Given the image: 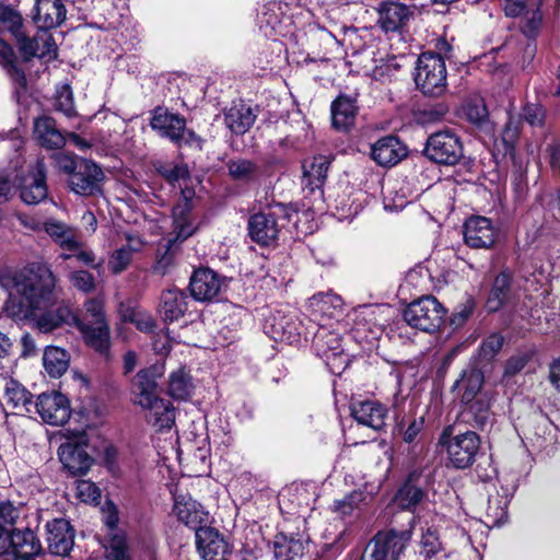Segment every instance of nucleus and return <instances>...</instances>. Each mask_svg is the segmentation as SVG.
I'll return each instance as SVG.
<instances>
[{"mask_svg": "<svg viewBox=\"0 0 560 560\" xmlns=\"http://www.w3.org/2000/svg\"><path fill=\"white\" fill-rule=\"evenodd\" d=\"M503 346V338L500 335L489 336L481 345V352L486 358L494 357Z\"/></svg>", "mask_w": 560, "mask_h": 560, "instance_id": "62", "label": "nucleus"}, {"mask_svg": "<svg viewBox=\"0 0 560 560\" xmlns=\"http://www.w3.org/2000/svg\"><path fill=\"white\" fill-rule=\"evenodd\" d=\"M406 154L405 145L394 136H387L377 140L371 149L372 159L381 166H393Z\"/></svg>", "mask_w": 560, "mask_h": 560, "instance_id": "28", "label": "nucleus"}, {"mask_svg": "<svg viewBox=\"0 0 560 560\" xmlns=\"http://www.w3.org/2000/svg\"><path fill=\"white\" fill-rule=\"evenodd\" d=\"M410 540V533H378L366 546L362 560H397Z\"/></svg>", "mask_w": 560, "mask_h": 560, "instance_id": "9", "label": "nucleus"}, {"mask_svg": "<svg viewBox=\"0 0 560 560\" xmlns=\"http://www.w3.org/2000/svg\"><path fill=\"white\" fill-rule=\"evenodd\" d=\"M196 546L199 556L203 560H229L231 549L217 529L203 526L196 532Z\"/></svg>", "mask_w": 560, "mask_h": 560, "instance_id": "13", "label": "nucleus"}, {"mask_svg": "<svg viewBox=\"0 0 560 560\" xmlns=\"http://www.w3.org/2000/svg\"><path fill=\"white\" fill-rule=\"evenodd\" d=\"M20 52L28 60L33 57L52 59L56 57L57 46L54 37L47 32L38 33L33 38L25 34L18 40Z\"/></svg>", "mask_w": 560, "mask_h": 560, "instance_id": "26", "label": "nucleus"}, {"mask_svg": "<svg viewBox=\"0 0 560 560\" xmlns=\"http://www.w3.org/2000/svg\"><path fill=\"white\" fill-rule=\"evenodd\" d=\"M58 434L66 439L58 448L59 460L71 475H85L93 464V458L86 453L88 444L85 429L62 425Z\"/></svg>", "mask_w": 560, "mask_h": 560, "instance_id": "3", "label": "nucleus"}, {"mask_svg": "<svg viewBox=\"0 0 560 560\" xmlns=\"http://www.w3.org/2000/svg\"><path fill=\"white\" fill-rule=\"evenodd\" d=\"M424 153L435 163L455 165L463 156V145L456 133L439 131L428 138Z\"/></svg>", "mask_w": 560, "mask_h": 560, "instance_id": "8", "label": "nucleus"}, {"mask_svg": "<svg viewBox=\"0 0 560 560\" xmlns=\"http://www.w3.org/2000/svg\"><path fill=\"white\" fill-rule=\"evenodd\" d=\"M34 137L46 149H60L66 143V137L57 128L55 119L48 116L35 119Z\"/></svg>", "mask_w": 560, "mask_h": 560, "instance_id": "31", "label": "nucleus"}, {"mask_svg": "<svg viewBox=\"0 0 560 560\" xmlns=\"http://www.w3.org/2000/svg\"><path fill=\"white\" fill-rule=\"evenodd\" d=\"M517 485L514 480L506 487H502V498H490L488 504V516L493 518L495 525H500L506 518V509L510 499L513 497Z\"/></svg>", "mask_w": 560, "mask_h": 560, "instance_id": "44", "label": "nucleus"}, {"mask_svg": "<svg viewBox=\"0 0 560 560\" xmlns=\"http://www.w3.org/2000/svg\"><path fill=\"white\" fill-rule=\"evenodd\" d=\"M229 174L234 180L250 182L258 177V166L246 159L230 160L226 164Z\"/></svg>", "mask_w": 560, "mask_h": 560, "instance_id": "46", "label": "nucleus"}, {"mask_svg": "<svg viewBox=\"0 0 560 560\" xmlns=\"http://www.w3.org/2000/svg\"><path fill=\"white\" fill-rule=\"evenodd\" d=\"M0 22L15 37L16 42L24 35L22 15L11 7H0Z\"/></svg>", "mask_w": 560, "mask_h": 560, "instance_id": "47", "label": "nucleus"}, {"mask_svg": "<svg viewBox=\"0 0 560 560\" xmlns=\"http://www.w3.org/2000/svg\"><path fill=\"white\" fill-rule=\"evenodd\" d=\"M33 407L43 420H69L71 416L70 401L59 392L40 394Z\"/></svg>", "mask_w": 560, "mask_h": 560, "instance_id": "20", "label": "nucleus"}, {"mask_svg": "<svg viewBox=\"0 0 560 560\" xmlns=\"http://www.w3.org/2000/svg\"><path fill=\"white\" fill-rule=\"evenodd\" d=\"M77 497L85 503H97L101 498V491L90 480H78L77 481Z\"/></svg>", "mask_w": 560, "mask_h": 560, "instance_id": "53", "label": "nucleus"}, {"mask_svg": "<svg viewBox=\"0 0 560 560\" xmlns=\"http://www.w3.org/2000/svg\"><path fill=\"white\" fill-rule=\"evenodd\" d=\"M55 108L68 118L77 116V110L73 103V94L69 85H62L60 89H58L56 94Z\"/></svg>", "mask_w": 560, "mask_h": 560, "instance_id": "48", "label": "nucleus"}, {"mask_svg": "<svg viewBox=\"0 0 560 560\" xmlns=\"http://www.w3.org/2000/svg\"><path fill=\"white\" fill-rule=\"evenodd\" d=\"M103 179L104 173L96 163L81 159L78 170L70 176V186L75 194L91 196L101 190Z\"/></svg>", "mask_w": 560, "mask_h": 560, "instance_id": "15", "label": "nucleus"}, {"mask_svg": "<svg viewBox=\"0 0 560 560\" xmlns=\"http://www.w3.org/2000/svg\"><path fill=\"white\" fill-rule=\"evenodd\" d=\"M330 165V159L326 155L314 156L311 161L303 164V175L305 185L312 190L320 188L327 177Z\"/></svg>", "mask_w": 560, "mask_h": 560, "instance_id": "39", "label": "nucleus"}, {"mask_svg": "<svg viewBox=\"0 0 560 560\" xmlns=\"http://www.w3.org/2000/svg\"><path fill=\"white\" fill-rule=\"evenodd\" d=\"M160 376L154 366L140 370L132 380L131 394L135 404L153 409L156 415L164 417V420H174L175 412L172 404L156 397V378Z\"/></svg>", "mask_w": 560, "mask_h": 560, "instance_id": "4", "label": "nucleus"}, {"mask_svg": "<svg viewBox=\"0 0 560 560\" xmlns=\"http://www.w3.org/2000/svg\"><path fill=\"white\" fill-rule=\"evenodd\" d=\"M82 334L88 346L93 348L101 354L108 355L109 351V326L107 322H98V324L85 323L83 319L77 318L74 325Z\"/></svg>", "mask_w": 560, "mask_h": 560, "instance_id": "29", "label": "nucleus"}, {"mask_svg": "<svg viewBox=\"0 0 560 560\" xmlns=\"http://www.w3.org/2000/svg\"><path fill=\"white\" fill-rule=\"evenodd\" d=\"M446 311L433 295L421 296L404 310L402 318L412 328L424 331H436L444 322Z\"/></svg>", "mask_w": 560, "mask_h": 560, "instance_id": "5", "label": "nucleus"}, {"mask_svg": "<svg viewBox=\"0 0 560 560\" xmlns=\"http://www.w3.org/2000/svg\"><path fill=\"white\" fill-rule=\"evenodd\" d=\"M43 230L57 243L63 250H74L79 246V238L75 231L69 225L57 220H47L43 223Z\"/></svg>", "mask_w": 560, "mask_h": 560, "instance_id": "36", "label": "nucleus"}, {"mask_svg": "<svg viewBox=\"0 0 560 560\" xmlns=\"http://www.w3.org/2000/svg\"><path fill=\"white\" fill-rule=\"evenodd\" d=\"M366 500V495L362 491H352L345 499L334 503L335 511L341 515H350L360 504Z\"/></svg>", "mask_w": 560, "mask_h": 560, "instance_id": "51", "label": "nucleus"}, {"mask_svg": "<svg viewBox=\"0 0 560 560\" xmlns=\"http://www.w3.org/2000/svg\"><path fill=\"white\" fill-rule=\"evenodd\" d=\"M47 195L46 166L43 159H37L22 180L20 197L26 205H38L47 198Z\"/></svg>", "mask_w": 560, "mask_h": 560, "instance_id": "16", "label": "nucleus"}, {"mask_svg": "<svg viewBox=\"0 0 560 560\" xmlns=\"http://www.w3.org/2000/svg\"><path fill=\"white\" fill-rule=\"evenodd\" d=\"M271 547L277 560H293L303 555L305 544L301 538L279 533L275 536Z\"/></svg>", "mask_w": 560, "mask_h": 560, "instance_id": "37", "label": "nucleus"}, {"mask_svg": "<svg viewBox=\"0 0 560 560\" xmlns=\"http://www.w3.org/2000/svg\"><path fill=\"white\" fill-rule=\"evenodd\" d=\"M411 15L410 9L398 2H385L378 10V24L385 32L400 30Z\"/></svg>", "mask_w": 560, "mask_h": 560, "instance_id": "30", "label": "nucleus"}, {"mask_svg": "<svg viewBox=\"0 0 560 560\" xmlns=\"http://www.w3.org/2000/svg\"><path fill=\"white\" fill-rule=\"evenodd\" d=\"M18 517L19 511L12 503H0V521L3 522V524L12 525Z\"/></svg>", "mask_w": 560, "mask_h": 560, "instance_id": "64", "label": "nucleus"}, {"mask_svg": "<svg viewBox=\"0 0 560 560\" xmlns=\"http://www.w3.org/2000/svg\"><path fill=\"white\" fill-rule=\"evenodd\" d=\"M465 117L475 125H481L487 116V107L482 100H470L464 105Z\"/></svg>", "mask_w": 560, "mask_h": 560, "instance_id": "50", "label": "nucleus"}, {"mask_svg": "<svg viewBox=\"0 0 560 560\" xmlns=\"http://www.w3.org/2000/svg\"><path fill=\"white\" fill-rule=\"evenodd\" d=\"M221 278L210 269H198L190 278L191 296L201 302L214 300L222 289Z\"/></svg>", "mask_w": 560, "mask_h": 560, "instance_id": "21", "label": "nucleus"}, {"mask_svg": "<svg viewBox=\"0 0 560 560\" xmlns=\"http://www.w3.org/2000/svg\"><path fill=\"white\" fill-rule=\"evenodd\" d=\"M295 211L282 203L269 207L265 211L253 214L248 220L250 238L259 245L268 246L275 243L279 232L291 221Z\"/></svg>", "mask_w": 560, "mask_h": 560, "instance_id": "2", "label": "nucleus"}, {"mask_svg": "<svg viewBox=\"0 0 560 560\" xmlns=\"http://www.w3.org/2000/svg\"><path fill=\"white\" fill-rule=\"evenodd\" d=\"M161 174L170 183H175L180 179H185L189 175L187 166L183 164L175 165L171 168H165L161 171Z\"/></svg>", "mask_w": 560, "mask_h": 560, "instance_id": "63", "label": "nucleus"}, {"mask_svg": "<svg viewBox=\"0 0 560 560\" xmlns=\"http://www.w3.org/2000/svg\"><path fill=\"white\" fill-rule=\"evenodd\" d=\"M0 57L4 63L9 67V72L15 77L16 81L24 83V73L14 63V51L13 49L0 39Z\"/></svg>", "mask_w": 560, "mask_h": 560, "instance_id": "54", "label": "nucleus"}, {"mask_svg": "<svg viewBox=\"0 0 560 560\" xmlns=\"http://www.w3.org/2000/svg\"><path fill=\"white\" fill-rule=\"evenodd\" d=\"M415 82L429 96H441L446 91V66L444 59L434 52H423L417 61Z\"/></svg>", "mask_w": 560, "mask_h": 560, "instance_id": "6", "label": "nucleus"}, {"mask_svg": "<svg viewBox=\"0 0 560 560\" xmlns=\"http://www.w3.org/2000/svg\"><path fill=\"white\" fill-rule=\"evenodd\" d=\"M54 160L60 171L71 176L79 167V161H77L73 155L67 153H56L54 154Z\"/></svg>", "mask_w": 560, "mask_h": 560, "instance_id": "61", "label": "nucleus"}, {"mask_svg": "<svg viewBox=\"0 0 560 560\" xmlns=\"http://www.w3.org/2000/svg\"><path fill=\"white\" fill-rule=\"evenodd\" d=\"M78 315L62 302L35 317L36 327L40 332L48 334L62 325H75Z\"/></svg>", "mask_w": 560, "mask_h": 560, "instance_id": "27", "label": "nucleus"}, {"mask_svg": "<svg viewBox=\"0 0 560 560\" xmlns=\"http://www.w3.org/2000/svg\"><path fill=\"white\" fill-rule=\"evenodd\" d=\"M497 237V228L486 217H471L464 224V240L471 248H491Z\"/></svg>", "mask_w": 560, "mask_h": 560, "instance_id": "14", "label": "nucleus"}, {"mask_svg": "<svg viewBox=\"0 0 560 560\" xmlns=\"http://www.w3.org/2000/svg\"><path fill=\"white\" fill-rule=\"evenodd\" d=\"M541 3L542 0H501L506 16L522 19L521 30L528 37L535 36L541 24Z\"/></svg>", "mask_w": 560, "mask_h": 560, "instance_id": "11", "label": "nucleus"}, {"mask_svg": "<svg viewBox=\"0 0 560 560\" xmlns=\"http://www.w3.org/2000/svg\"><path fill=\"white\" fill-rule=\"evenodd\" d=\"M47 542L51 553L66 556L74 544V534L70 523L63 518H56L48 522Z\"/></svg>", "mask_w": 560, "mask_h": 560, "instance_id": "22", "label": "nucleus"}, {"mask_svg": "<svg viewBox=\"0 0 560 560\" xmlns=\"http://www.w3.org/2000/svg\"><path fill=\"white\" fill-rule=\"evenodd\" d=\"M117 523L118 516L115 512H110L105 518V525L110 532L108 545L105 547L106 558L108 560H129L125 536L114 533Z\"/></svg>", "mask_w": 560, "mask_h": 560, "instance_id": "38", "label": "nucleus"}, {"mask_svg": "<svg viewBox=\"0 0 560 560\" xmlns=\"http://www.w3.org/2000/svg\"><path fill=\"white\" fill-rule=\"evenodd\" d=\"M256 115L250 106L240 102L234 103L224 113L225 126L235 135H244L255 122Z\"/></svg>", "mask_w": 560, "mask_h": 560, "instance_id": "33", "label": "nucleus"}, {"mask_svg": "<svg viewBox=\"0 0 560 560\" xmlns=\"http://www.w3.org/2000/svg\"><path fill=\"white\" fill-rule=\"evenodd\" d=\"M483 384V374L480 370L471 368L465 370L453 386V390L460 397L462 402H471L480 392Z\"/></svg>", "mask_w": 560, "mask_h": 560, "instance_id": "34", "label": "nucleus"}, {"mask_svg": "<svg viewBox=\"0 0 560 560\" xmlns=\"http://www.w3.org/2000/svg\"><path fill=\"white\" fill-rule=\"evenodd\" d=\"M424 497L423 489L410 477L397 491L395 501L404 510H413Z\"/></svg>", "mask_w": 560, "mask_h": 560, "instance_id": "43", "label": "nucleus"}, {"mask_svg": "<svg viewBox=\"0 0 560 560\" xmlns=\"http://www.w3.org/2000/svg\"><path fill=\"white\" fill-rule=\"evenodd\" d=\"M124 318L133 323L141 331H151L155 326L152 316L141 311H130L129 314L124 315Z\"/></svg>", "mask_w": 560, "mask_h": 560, "instance_id": "55", "label": "nucleus"}, {"mask_svg": "<svg viewBox=\"0 0 560 560\" xmlns=\"http://www.w3.org/2000/svg\"><path fill=\"white\" fill-rule=\"evenodd\" d=\"M480 446L477 433L467 431L457 434L447 442V454L451 464L458 469L472 465Z\"/></svg>", "mask_w": 560, "mask_h": 560, "instance_id": "12", "label": "nucleus"}, {"mask_svg": "<svg viewBox=\"0 0 560 560\" xmlns=\"http://www.w3.org/2000/svg\"><path fill=\"white\" fill-rule=\"evenodd\" d=\"M70 357L68 352L59 347H47L43 355L45 371L50 377H60L69 368Z\"/></svg>", "mask_w": 560, "mask_h": 560, "instance_id": "40", "label": "nucleus"}, {"mask_svg": "<svg viewBox=\"0 0 560 560\" xmlns=\"http://www.w3.org/2000/svg\"><path fill=\"white\" fill-rule=\"evenodd\" d=\"M272 327L275 328L273 339L288 341L290 343L296 341L299 332L295 331V327L292 324L285 323L284 325L282 320H280L278 323H275Z\"/></svg>", "mask_w": 560, "mask_h": 560, "instance_id": "58", "label": "nucleus"}, {"mask_svg": "<svg viewBox=\"0 0 560 560\" xmlns=\"http://www.w3.org/2000/svg\"><path fill=\"white\" fill-rule=\"evenodd\" d=\"M530 357L529 352H520L511 357L505 363L504 375L513 376L521 372L527 365Z\"/></svg>", "mask_w": 560, "mask_h": 560, "instance_id": "56", "label": "nucleus"}, {"mask_svg": "<svg viewBox=\"0 0 560 560\" xmlns=\"http://www.w3.org/2000/svg\"><path fill=\"white\" fill-rule=\"evenodd\" d=\"M189 299L187 294L176 288L167 289L161 293L159 314L165 323L180 319L188 310Z\"/></svg>", "mask_w": 560, "mask_h": 560, "instance_id": "25", "label": "nucleus"}, {"mask_svg": "<svg viewBox=\"0 0 560 560\" xmlns=\"http://www.w3.org/2000/svg\"><path fill=\"white\" fill-rule=\"evenodd\" d=\"M313 346L317 355L326 362L332 374H341L349 364V359L343 352L342 340L339 334L320 327L314 336Z\"/></svg>", "mask_w": 560, "mask_h": 560, "instance_id": "7", "label": "nucleus"}, {"mask_svg": "<svg viewBox=\"0 0 560 560\" xmlns=\"http://www.w3.org/2000/svg\"><path fill=\"white\" fill-rule=\"evenodd\" d=\"M69 253H62L60 254V258L63 260L75 258L80 262L88 265V266H94L95 256L92 250L85 249L83 244L79 241V246L74 250H68Z\"/></svg>", "mask_w": 560, "mask_h": 560, "instance_id": "57", "label": "nucleus"}, {"mask_svg": "<svg viewBox=\"0 0 560 560\" xmlns=\"http://www.w3.org/2000/svg\"><path fill=\"white\" fill-rule=\"evenodd\" d=\"M104 303L101 299H89L84 303V310L86 315L91 316L92 324H98V322H106L103 312Z\"/></svg>", "mask_w": 560, "mask_h": 560, "instance_id": "59", "label": "nucleus"}, {"mask_svg": "<svg viewBox=\"0 0 560 560\" xmlns=\"http://www.w3.org/2000/svg\"><path fill=\"white\" fill-rule=\"evenodd\" d=\"M183 199L173 208V240L171 243L184 242L192 236L199 229L200 222L192 212L191 198L195 195L192 189L182 190Z\"/></svg>", "mask_w": 560, "mask_h": 560, "instance_id": "10", "label": "nucleus"}, {"mask_svg": "<svg viewBox=\"0 0 560 560\" xmlns=\"http://www.w3.org/2000/svg\"><path fill=\"white\" fill-rule=\"evenodd\" d=\"M150 126L160 136L179 143L186 130V120L178 114L170 113L163 107H156L153 112Z\"/></svg>", "mask_w": 560, "mask_h": 560, "instance_id": "19", "label": "nucleus"}, {"mask_svg": "<svg viewBox=\"0 0 560 560\" xmlns=\"http://www.w3.org/2000/svg\"><path fill=\"white\" fill-rule=\"evenodd\" d=\"M32 18L42 31L60 26L67 18V9L62 0H35Z\"/></svg>", "mask_w": 560, "mask_h": 560, "instance_id": "18", "label": "nucleus"}, {"mask_svg": "<svg viewBox=\"0 0 560 560\" xmlns=\"http://www.w3.org/2000/svg\"><path fill=\"white\" fill-rule=\"evenodd\" d=\"M523 117L530 126H541L545 120V110L540 105L528 104L523 109Z\"/></svg>", "mask_w": 560, "mask_h": 560, "instance_id": "60", "label": "nucleus"}, {"mask_svg": "<svg viewBox=\"0 0 560 560\" xmlns=\"http://www.w3.org/2000/svg\"><path fill=\"white\" fill-rule=\"evenodd\" d=\"M353 420H384L388 408L376 399H352L349 405Z\"/></svg>", "mask_w": 560, "mask_h": 560, "instance_id": "35", "label": "nucleus"}, {"mask_svg": "<svg viewBox=\"0 0 560 560\" xmlns=\"http://www.w3.org/2000/svg\"><path fill=\"white\" fill-rule=\"evenodd\" d=\"M357 113V100L339 95L331 104L332 127L339 131H347L354 124Z\"/></svg>", "mask_w": 560, "mask_h": 560, "instance_id": "32", "label": "nucleus"}, {"mask_svg": "<svg viewBox=\"0 0 560 560\" xmlns=\"http://www.w3.org/2000/svg\"><path fill=\"white\" fill-rule=\"evenodd\" d=\"M56 277L44 262H32L12 277V292L7 311L14 317L28 318L50 302Z\"/></svg>", "mask_w": 560, "mask_h": 560, "instance_id": "1", "label": "nucleus"}, {"mask_svg": "<svg viewBox=\"0 0 560 560\" xmlns=\"http://www.w3.org/2000/svg\"><path fill=\"white\" fill-rule=\"evenodd\" d=\"M420 546V555H422L425 560L431 559L438 552H440L442 550V544L436 530L433 528H427V530L422 534Z\"/></svg>", "mask_w": 560, "mask_h": 560, "instance_id": "49", "label": "nucleus"}, {"mask_svg": "<svg viewBox=\"0 0 560 560\" xmlns=\"http://www.w3.org/2000/svg\"><path fill=\"white\" fill-rule=\"evenodd\" d=\"M39 551L40 544L33 530H10L9 560H35Z\"/></svg>", "mask_w": 560, "mask_h": 560, "instance_id": "24", "label": "nucleus"}, {"mask_svg": "<svg viewBox=\"0 0 560 560\" xmlns=\"http://www.w3.org/2000/svg\"><path fill=\"white\" fill-rule=\"evenodd\" d=\"M173 513L179 522L195 529L202 527L201 524L207 522V512L195 501L189 494H174Z\"/></svg>", "mask_w": 560, "mask_h": 560, "instance_id": "23", "label": "nucleus"}, {"mask_svg": "<svg viewBox=\"0 0 560 560\" xmlns=\"http://www.w3.org/2000/svg\"><path fill=\"white\" fill-rule=\"evenodd\" d=\"M0 383L3 385V399L5 401L7 413L16 417L32 418V394L18 381L0 376Z\"/></svg>", "mask_w": 560, "mask_h": 560, "instance_id": "17", "label": "nucleus"}, {"mask_svg": "<svg viewBox=\"0 0 560 560\" xmlns=\"http://www.w3.org/2000/svg\"><path fill=\"white\" fill-rule=\"evenodd\" d=\"M195 392V384L191 376L184 370L178 369L170 375L168 394L177 400L189 399Z\"/></svg>", "mask_w": 560, "mask_h": 560, "instance_id": "41", "label": "nucleus"}, {"mask_svg": "<svg viewBox=\"0 0 560 560\" xmlns=\"http://www.w3.org/2000/svg\"><path fill=\"white\" fill-rule=\"evenodd\" d=\"M510 285L511 275L509 272L502 271L495 277L487 301L490 311L495 312L503 305L509 296Z\"/></svg>", "mask_w": 560, "mask_h": 560, "instance_id": "45", "label": "nucleus"}, {"mask_svg": "<svg viewBox=\"0 0 560 560\" xmlns=\"http://www.w3.org/2000/svg\"><path fill=\"white\" fill-rule=\"evenodd\" d=\"M69 280L74 288L84 293H90L95 289V278L86 270L72 271Z\"/></svg>", "mask_w": 560, "mask_h": 560, "instance_id": "52", "label": "nucleus"}, {"mask_svg": "<svg viewBox=\"0 0 560 560\" xmlns=\"http://www.w3.org/2000/svg\"><path fill=\"white\" fill-rule=\"evenodd\" d=\"M141 241L137 237H128V243L116 249L108 261V267L113 273L122 272L130 264L135 252L140 250Z\"/></svg>", "mask_w": 560, "mask_h": 560, "instance_id": "42", "label": "nucleus"}]
</instances>
